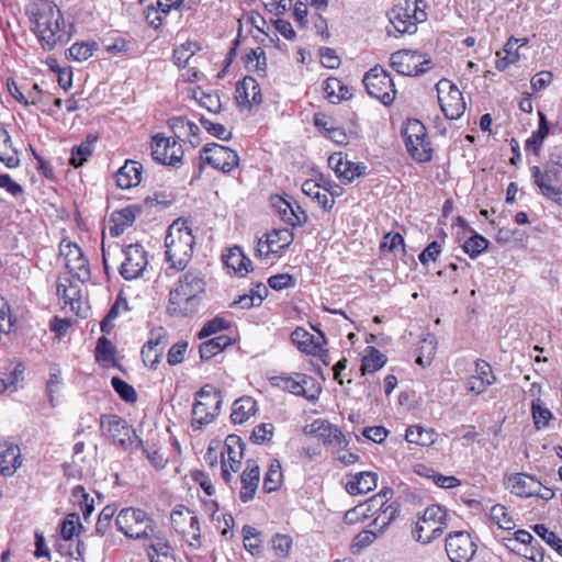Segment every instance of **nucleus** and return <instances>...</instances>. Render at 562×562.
Returning a JSON list of instances; mask_svg holds the SVG:
<instances>
[{"mask_svg":"<svg viewBox=\"0 0 562 562\" xmlns=\"http://www.w3.org/2000/svg\"><path fill=\"white\" fill-rule=\"evenodd\" d=\"M448 514L439 505L428 506L422 516L418 517L415 527L412 530L416 541L428 544L439 538L447 528Z\"/></svg>","mask_w":562,"mask_h":562,"instance_id":"nucleus-1","label":"nucleus"},{"mask_svg":"<svg viewBox=\"0 0 562 562\" xmlns=\"http://www.w3.org/2000/svg\"><path fill=\"white\" fill-rule=\"evenodd\" d=\"M100 425L103 436H105L113 446L123 451L133 447H143V439L136 435V430L127 422L115 415H102Z\"/></svg>","mask_w":562,"mask_h":562,"instance_id":"nucleus-2","label":"nucleus"},{"mask_svg":"<svg viewBox=\"0 0 562 562\" xmlns=\"http://www.w3.org/2000/svg\"><path fill=\"white\" fill-rule=\"evenodd\" d=\"M223 403L222 393L214 386L206 384L198 393L192 407V427L200 429L212 423L220 414Z\"/></svg>","mask_w":562,"mask_h":562,"instance_id":"nucleus-3","label":"nucleus"},{"mask_svg":"<svg viewBox=\"0 0 562 562\" xmlns=\"http://www.w3.org/2000/svg\"><path fill=\"white\" fill-rule=\"evenodd\" d=\"M408 154L418 162H427L432 158V148L427 137L426 127L418 120H408L402 128Z\"/></svg>","mask_w":562,"mask_h":562,"instance_id":"nucleus-4","label":"nucleus"},{"mask_svg":"<svg viewBox=\"0 0 562 562\" xmlns=\"http://www.w3.org/2000/svg\"><path fill=\"white\" fill-rule=\"evenodd\" d=\"M272 385L294 395L303 396L310 402L318 400L321 387L315 379L303 373L280 374L271 379Z\"/></svg>","mask_w":562,"mask_h":562,"instance_id":"nucleus-5","label":"nucleus"},{"mask_svg":"<svg viewBox=\"0 0 562 562\" xmlns=\"http://www.w3.org/2000/svg\"><path fill=\"white\" fill-rule=\"evenodd\" d=\"M422 2V0H415L413 3L406 1L404 5H395L389 12L390 22L396 32L413 34L417 31V23L424 22L427 18L426 12L418 5Z\"/></svg>","mask_w":562,"mask_h":562,"instance_id":"nucleus-6","label":"nucleus"},{"mask_svg":"<svg viewBox=\"0 0 562 562\" xmlns=\"http://www.w3.org/2000/svg\"><path fill=\"white\" fill-rule=\"evenodd\" d=\"M362 82L368 94L380 100L384 105L393 103L396 94L394 82L381 66H375L367 71Z\"/></svg>","mask_w":562,"mask_h":562,"instance_id":"nucleus-7","label":"nucleus"},{"mask_svg":"<svg viewBox=\"0 0 562 562\" xmlns=\"http://www.w3.org/2000/svg\"><path fill=\"white\" fill-rule=\"evenodd\" d=\"M390 60L391 67L404 76H420L432 68L431 58L417 50H397Z\"/></svg>","mask_w":562,"mask_h":562,"instance_id":"nucleus-8","label":"nucleus"},{"mask_svg":"<svg viewBox=\"0 0 562 562\" xmlns=\"http://www.w3.org/2000/svg\"><path fill=\"white\" fill-rule=\"evenodd\" d=\"M441 111L449 120L459 119L465 110V102L459 88L448 79H441L436 85Z\"/></svg>","mask_w":562,"mask_h":562,"instance_id":"nucleus-9","label":"nucleus"},{"mask_svg":"<svg viewBox=\"0 0 562 562\" xmlns=\"http://www.w3.org/2000/svg\"><path fill=\"white\" fill-rule=\"evenodd\" d=\"M59 252L66 260V268L75 279L82 283L90 280L89 261L77 244L63 240L59 245Z\"/></svg>","mask_w":562,"mask_h":562,"instance_id":"nucleus-10","label":"nucleus"},{"mask_svg":"<svg viewBox=\"0 0 562 562\" xmlns=\"http://www.w3.org/2000/svg\"><path fill=\"white\" fill-rule=\"evenodd\" d=\"M201 159L204 162L224 173L231 172L239 165L237 153L220 144H207L203 147Z\"/></svg>","mask_w":562,"mask_h":562,"instance_id":"nucleus-11","label":"nucleus"},{"mask_svg":"<svg viewBox=\"0 0 562 562\" xmlns=\"http://www.w3.org/2000/svg\"><path fill=\"white\" fill-rule=\"evenodd\" d=\"M221 475L226 483H229L232 473H236L241 465V459L244 457L243 440L236 435L227 436L224 442V451L221 452Z\"/></svg>","mask_w":562,"mask_h":562,"instance_id":"nucleus-12","label":"nucleus"},{"mask_svg":"<svg viewBox=\"0 0 562 562\" xmlns=\"http://www.w3.org/2000/svg\"><path fill=\"white\" fill-rule=\"evenodd\" d=\"M476 551V546L467 531L449 533L446 539V552L451 562H469Z\"/></svg>","mask_w":562,"mask_h":562,"instance_id":"nucleus-13","label":"nucleus"},{"mask_svg":"<svg viewBox=\"0 0 562 562\" xmlns=\"http://www.w3.org/2000/svg\"><path fill=\"white\" fill-rule=\"evenodd\" d=\"M125 260L120 267V274L125 280L139 278L147 266V254L139 244H131L122 249Z\"/></svg>","mask_w":562,"mask_h":562,"instance_id":"nucleus-14","label":"nucleus"},{"mask_svg":"<svg viewBox=\"0 0 562 562\" xmlns=\"http://www.w3.org/2000/svg\"><path fill=\"white\" fill-rule=\"evenodd\" d=\"M167 331L164 327H156L149 331V338L143 346L140 355L145 366L156 369L167 345Z\"/></svg>","mask_w":562,"mask_h":562,"instance_id":"nucleus-15","label":"nucleus"},{"mask_svg":"<svg viewBox=\"0 0 562 562\" xmlns=\"http://www.w3.org/2000/svg\"><path fill=\"white\" fill-rule=\"evenodd\" d=\"M205 282L196 272H188L184 274L183 280L180 281V289L178 295L187 296V304L192 305L190 311H186L187 316H192L196 313L199 306V295L204 292Z\"/></svg>","mask_w":562,"mask_h":562,"instance_id":"nucleus-16","label":"nucleus"},{"mask_svg":"<svg viewBox=\"0 0 562 562\" xmlns=\"http://www.w3.org/2000/svg\"><path fill=\"white\" fill-rule=\"evenodd\" d=\"M236 102L238 106L251 108L262 101L261 89L252 77H245L236 83Z\"/></svg>","mask_w":562,"mask_h":562,"instance_id":"nucleus-17","label":"nucleus"},{"mask_svg":"<svg viewBox=\"0 0 562 562\" xmlns=\"http://www.w3.org/2000/svg\"><path fill=\"white\" fill-rule=\"evenodd\" d=\"M504 485L512 494L528 498L533 496L535 488H539V481L527 473H513L505 476Z\"/></svg>","mask_w":562,"mask_h":562,"instance_id":"nucleus-18","label":"nucleus"},{"mask_svg":"<svg viewBox=\"0 0 562 562\" xmlns=\"http://www.w3.org/2000/svg\"><path fill=\"white\" fill-rule=\"evenodd\" d=\"M328 165L334 169L337 177L351 182L356 178L362 176L366 171L363 164H356L351 160L346 159L341 153H335L329 156Z\"/></svg>","mask_w":562,"mask_h":562,"instance_id":"nucleus-19","label":"nucleus"},{"mask_svg":"<svg viewBox=\"0 0 562 562\" xmlns=\"http://www.w3.org/2000/svg\"><path fill=\"white\" fill-rule=\"evenodd\" d=\"M142 213L143 209L137 204L127 205L124 209L114 211L110 216V222L113 224L110 226L111 236L117 237L123 234Z\"/></svg>","mask_w":562,"mask_h":562,"instance_id":"nucleus-20","label":"nucleus"},{"mask_svg":"<svg viewBox=\"0 0 562 562\" xmlns=\"http://www.w3.org/2000/svg\"><path fill=\"white\" fill-rule=\"evenodd\" d=\"M60 9L50 1H45L36 9V12L33 14V32L40 38V35H45L47 31H50L54 19L57 18L58 11Z\"/></svg>","mask_w":562,"mask_h":562,"instance_id":"nucleus-21","label":"nucleus"},{"mask_svg":"<svg viewBox=\"0 0 562 562\" xmlns=\"http://www.w3.org/2000/svg\"><path fill=\"white\" fill-rule=\"evenodd\" d=\"M176 145V139L172 140L170 137H166L164 134L158 133L151 138V157L155 161L166 165L176 166V151L172 149L168 154L171 146Z\"/></svg>","mask_w":562,"mask_h":562,"instance_id":"nucleus-22","label":"nucleus"},{"mask_svg":"<svg viewBox=\"0 0 562 562\" xmlns=\"http://www.w3.org/2000/svg\"><path fill=\"white\" fill-rule=\"evenodd\" d=\"M241 488L239 492V497L243 503L250 502L255 493L257 491L259 481H260V469L259 467L251 460H248L246 463V468L240 476Z\"/></svg>","mask_w":562,"mask_h":562,"instance_id":"nucleus-23","label":"nucleus"},{"mask_svg":"<svg viewBox=\"0 0 562 562\" xmlns=\"http://www.w3.org/2000/svg\"><path fill=\"white\" fill-rule=\"evenodd\" d=\"M143 166L135 160H126L125 164L114 173L116 186L121 189H131L139 184L142 180Z\"/></svg>","mask_w":562,"mask_h":562,"instance_id":"nucleus-24","label":"nucleus"},{"mask_svg":"<svg viewBox=\"0 0 562 562\" xmlns=\"http://www.w3.org/2000/svg\"><path fill=\"white\" fill-rule=\"evenodd\" d=\"M21 464L19 447L13 443L0 442V475H13Z\"/></svg>","mask_w":562,"mask_h":562,"instance_id":"nucleus-25","label":"nucleus"},{"mask_svg":"<svg viewBox=\"0 0 562 562\" xmlns=\"http://www.w3.org/2000/svg\"><path fill=\"white\" fill-rule=\"evenodd\" d=\"M292 341L299 347V349L308 355H316L322 350V346L325 342V337L319 334L318 337H314L307 330L299 327L291 334Z\"/></svg>","mask_w":562,"mask_h":562,"instance_id":"nucleus-26","label":"nucleus"},{"mask_svg":"<svg viewBox=\"0 0 562 562\" xmlns=\"http://www.w3.org/2000/svg\"><path fill=\"white\" fill-rule=\"evenodd\" d=\"M397 514L398 508L395 504L384 506V504L381 503V506H376L371 510L370 517L375 516L371 526L380 536H382L397 517Z\"/></svg>","mask_w":562,"mask_h":562,"instance_id":"nucleus-27","label":"nucleus"},{"mask_svg":"<svg viewBox=\"0 0 562 562\" xmlns=\"http://www.w3.org/2000/svg\"><path fill=\"white\" fill-rule=\"evenodd\" d=\"M56 15L57 18L54 19L50 31H47L45 35H40V42L48 49H53L58 44L67 43L70 37L64 30V15L61 11L59 10Z\"/></svg>","mask_w":562,"mask_h":562,"instance_id":"nucleus-28","label":"nucleus"},{"mask_svg":"<svg viewBox=\"0 0 562 562\" xmlns=\"http://www.w3.org/2000/svg\"><path fill=\"white\" fill-rule=\"evenodd\" d=\"M378 475L374 472H360L352 476L346 484V491L350 495L367 494L376 487Z\"/></svg>","mask_w":562,"mask_h":562,"instance_id":"nucleus-29","label":"nucleus"},{"mask_svg":"<svg viewBox=\"0 0 562 562\" xmlns=\"http://www.w3.org/2000/svg\"><path fill=\"white\" fill-rule=\"evenodd\" d=\"M181 223V227H178V241L182 245V252L184 259L178 260V270H181L186 267L187 262L190 260L193 254L195 239L192 235V231L188 227L187 222L182 221V218L178 217V225Z\"/></svg>","mask_w":562,"mask_h":562,"instance_id":"nucleus-30","label":"nucleus"},{"mask_svg":"<svg viewBox=\"0 0 562 562\" xmlns=\"http://www.w3.org/2000/svg\"><path fill=\"white\" fill-rule=\"evenodd\" d=\"M313 425H317L315 431L322 439L323 443L338 447L347 445L345 435L338 427L323 420H317Z\"/></svg>","mask_w":562,"mask_h":562,"instance_id":"nucleus-31","label":"nucleus"},{"mask_svg":"<svg viewBox=\"0 0 562 562\" xmlns=\"http://www.w3.org/2000/svg\"><path fill=\"white\" fill-rule=\"evenodd\" d=\"M257 412V402L250 396H243L233 404L231 419L234 424H243Z\"/></svg>","mask_w":562,"mask_h":562,"instance_id":"nucleus-32","label":"nucleus"},{"mask_svg":"<svg viewBox=\"0 0 562 562\" xmlns=\"http://www.w3.org/2000/svg\"><path fill=\"white\" fill-rule=\"evenodd\" d=\"M302 192L324 210H330L334 206L335 200L328 196V190L322 189L314 180H305L302 184Z\"/></svg>","mask_w":562,"mask_h":562,"instance_id":"nucleus-33","label":"nucleus"},{"mask_svg":"<svg viewBox=\"0 0 562 562\" xmlns=\"http://www.w3.org/2000/svg\"><path fill=\"white\" fill-rule=\"evenodd\" d=\"M223 261L227 268L240 276L247 273L251 267V260L247 258L237 246L231 248L227 254L223 255Z\"/></svg>","mask_w":562,"mask_h":562,"instance_id":"nucleus-34","label":"nucleus"},{"mask_svg":"<svg viewBox=\"0 0 562 562\" xmlns=\"http://www.w3.org/2000/svg\"><path fill=\"white\" fill-rule=\"evenodd\" d=\"M265 237L268 238V247L272 250V255L282 252L294 239L293 233L288 228L273 229Z\"/></svg>","mask_w":562,"mask_h":562,"instance_id":"nucleus-35","label":"nucleus"},{"mask_svg":"<svg viewBox=\"0 0 562 562\" xmlns=\"http://www.w3.org/2000/svg\"><path fill=\"white\" fill-rule=\"evenodd\" d=\"M232 344L231 338L225 335H220L209 339L200 346V357L202 360H209L222 352L227 346Z\"/></svg>","mask_w":562,"mask_h":562,"instance_id":"nucleus-36","label":"nucleus"},{"mask_svg":"<svg viewBox=\"0 0 562 562\" xmlns=\"http://www.w3.org/2000/svg\"><path fill=\"white\" fill-rule=\"evenodd\" d=\"M95 139V136H88L80 145L72 147L69 164L74 168H79L88 161L89 157L93 153V142Z\"/></svg>","mask_w":562,"mask_h":562,"instance_id":"nucleus-37","label":"nucleus"},{"mask_svg":"<svg viewBox=\"0 0 562 562\" xmlns=\"http://www.w3.org/2000/svg\"><path fill=\"white\" fill-rule=\"evenodd\" d=\"M187 93L188 97L196 100L200 105L205 108L207 111L212 113H218L221 111L222 104L218 95L205 93L200 87L188 89Z\"/></svg>","mask_w":562,"mask_h":562,"instance_id":"nucleus-38","label":"nucleus"},{"mask_svg":"<svg viewBox=\"0 0 562 562\" xmlns=\"http://www.w3.org/2000/svg\"><path fill=\"white\" fill-rule=\"evenodd\" d=\"M66 281L69 285L61 282L57 283V295L64 301L65 305H69L71 311H75L76 304L80 305L81 290L78 285L72 284L69 279Z\"/></svg>","mask_w":562,"mask_h":562,"instance_id":"nucleus-39","label":"nucleus"},{"mask_svg":"<svg viewBox=\"0 0 562 562\" xmlns=\"http://www.w3.org/2000/svg\"><path fill=\"white\" fill-rule=\"evenodd\" d=\"M386 362V357L375 347H368L367 355L362 358L361 373H373L380 370Z\"/></svg>","mask_w":562,"mask_h":562,"instance_id":"nucleus-40","label":"nucleus"},{"mask_svg":"<svg viewBox=\"0 0 562 562\" xmlns=\"http://www.w3.org/2000/svg\"><path fill=\"white\" fill-rule=\"evenodd\" d=\"M132 521L137 522L142 527H145L146 525H151V522H153L147 517V514L142 509L123 508L122 510H120L119 515L116 516L115 525L116 526L123 525V526L127 527V522H132Z\"/></svg>","mask_w":562,"mask_h":562,"instance_id":"nucleus-41","label":"nucleus"},{"mask_svg":"<svg viewBox=\"0 0 562 562\" xmlns=\"http://www.w3.org/2000/svg\"><path fill=\"white\" fill-rule=\"evenodd\" d=\"M324 90L331 103H337L341 100H348L351 98L348 87L337 78H328L325 81Z\"/></svg>","mask_w":562,"mask_h":562,"instance_id":"nucleus-42","label":"nucleus"},{"mask_svg":"<svg viewBox=\"0 0 562 562\" xmlns=\"http://www.w3.org/2000/svg\"><path fill=\"white\" fill-rule=\"evenodd\" d=\"M549 134V125L546 115L539 112V126L536 132L532 133L531 137L526 140V149L532 150L536 155L539 154L540 147L544 138Z\"/></svg>","mask_w":562,"mask_h":562,"instance_id":"nucleus-43","label":"nucleus"},{"mask_svg":"<svg viewBox=\"0 0 562 562\" xmlns=\"http://www.w3.org/2000/svg\"><path fill=\"white\" fill-rule=\"evenodd\" d=\"M436 432L432 429H425L420 426H411L406 430L405 439L409 443L429 446L435 442Z\"/></svg>","mask_w":562,"mask_h":562,"instance_id":"nucleus-44","label":"nucleus"},{"mask_svg":"<svg viewBox=\"0 0 562 562\" xmlns=\"http://www.w3.org/2000/svg\"><path fill=\"white\" fill-rule=\"evenodd\" d=\"M98 47V43L94 41L76 42L68 48V58L76 61H85L93 55Z\"/></svg>","mask_w":562,"mask_h":562,"instance_id":"nucleus-45","label":"nucleus"},{"mask_svg":"<svg viewBox=\"0 0 562 562\" xmlns=\"http://www.w3.org/2000/svg\"><path fill=\"white\" fill-rule=\"evenodd\" d=\"M72 497L77 499L78 506L82 512L83 519L87 521L94 510L93 498L90 497V495L86 492L85 487L81 485H77L74 487Z\"/></svg>","mask_w":562,"mask_h":562,"instance_id":"nucleus-46","label":"nucleus"},{"mask_svg":"<svg viewBox=\"0 0 562 562\" xmlns=\"http://www.w3.org/2000/svg\"><path fill=\"white\" fill-rule=\"evenodd\" d=\"M517 44L518 40L512 36L504 46L505 56L501 57V53H497L499 58L496 61V68L498 70H505L508 65L514 64L519 59V55L516 49Z\"/></svg>","mask_w":562,"mask_h":562,"instance_id":"nucleus-47","label":"nucleus"},{"mask_svg":"<svg viewBox=\"0 0 562 562\" xmlns=\"http://www.w3.org/2000/svg\"><path fill=\"white\" fill-rule=\"evenodd\" d=\"M116 349L104 335L99 337L95 345V359L98 362H110L114 360Z\"/></svg>","mask_w":562,"mask_h":562,"instance_id":"nucleus-48","label":"nucleus"},{"mask_svg":"<svg viewBox=\"0 0 562 562\" xmlns=\"http://www.w3.org/2000/svg\"><path fill=\"white\" fill-rule=\"evenodd\" d=\"M111 385L122 401L130 404L137 401V393L135 389L120 376H113L111 379Z\"/></svg>","mask_w":562,"mask_h":562,"instance_id":"nucleus-49","label":"nucleus"},{"mask_svg":"<svg viewBox=\"0 0 562 562\" xmlns=\"http://www.w3.org/2000/svg\"><path fill=\"white\" fill-rule=\"evenodd\" d=\"M491 520L494 521L501 529L512 530L515 528V521L508 515L505 506L496 504L491 508Z\"/></svg>","mask_w":562,"mask_h":562,"instance_id":"nucleus-50","label":"nucleus"},{"mask_svg":"<svg viewBox=\"0 0 562 562\" xmlns=\"http://www.w3.org/2000/svg\"><path fill=\"white\" fill-rule=\"evenodd\" d=\"M282 476L280 464L271 463L263 479V491L266 493L277 491L281 485Z\"/></svg>","mask_w":562,"mask_h":562,"instance_id":"nucleus-51","label":"nucleus"},{"mask_svg":"<svg viewBox=\"0 0 562 562\" xmlns=\"http://www.w3.org/2000/svg\"><path fill=\"white\" fill-rule=\"evenodd\" d=\"M418 350H419V355L417 357L416 362L422 367L429 366L431 362V359L434 358V356L436 353L435 337L429 336L428 338L423 339L420 341Z\"/></svg>","mask_w":562,"mask_h":562,"instance_id":"nucleus-52","label":"nucleus"},{"mask_svg":"<svg viewBox=\"0 0 562 562\" xmlns=\"http://www.w3.org/2000/svg\"><path fill=\"white\" fill-rule=\"evenodd\" d=\"M531 413L537 429H542L547 427L552 418V413L542 405L539 398L532 401Z\"/></svg>","mask_w":562,"mask_h":562,"instance_id":"nucleus-53","label":"nucleus"},{"mask_svg":"<svg viewBox=\"0 0 562 562\" xmlns=\"http://www.w3.org/2000/svg\"><path fill=\"white\" fill-rule=\"evenodd\" d=\"M117 529L123 532L126 537L133 538V539H146L149 538L154 533V528L151 525H146L145 527H142L137 522H127L126 526H116Z\"/></svg>","mask_w":562,"mask_h":562,"instance_id":"nucleus-54","label":"nucleus"},{"mask_svg":"<svg viewBox=\"0 0 562 562\" xmlns=\"http://www.w3.org/2000/svg\"><path fill=\"white\" fill-rule=\"evenodd\" d=\"M487 246L488 240L483 236L475 234L464 241L463 250L471 258H476L479 255L486 250Z\"/></svg>","mask_w":562,"mask_h":562,"instance_id":"nucleus-55","label":"nucleus"},{"mask_svg":"<svg viewBox=\"0 0 562 562\" xmlns=\"http://www.w3.org/2000/svg\"><path fill=\"white\" fill-rule=\"evenodd\" d=\"M372 509L373 507L370 506L369 501H367L364 504H359L347 510L345 513L344 520L347 524H357L369 518Z\"/></svg>","mask_w":562,"mask_h":562,"instance_id":"nucleus-56","label":"nucleus"},{"mask_svg":"<svg viewBox=\"0 0 562 562\" xmlns=\"http://www.w3.org/2000/svg\"><path fill=\"white\" fill-rule=\"evenodd\" d=\"M24 364L19 362L10 373L1 378L0 383L2 386V391H15L16 384L24 379Z\"/></svg>","mask_w":562,"mask_h":562,"instance_id":"nucleus-57","label":"nucleus"},{"mask_svg":"<svg viewBox=\"0 0 562 562\" xmlns=\"http://www.w3.org/2000/svg\"><path fill=\"white\" fill-rule=\"evenodd\" d=\"M77 526L82 529V525L79 521V515L77 513H71L66 516V518L60 524V535L61 538L66 541H69L76 535Z\"/></svg>","mask_w":562,"mask_h":562,"instance_id":"nucleus-58","label":"nucleus"},{"mask_svg":"<svg viewBox=\"0 0 562 562\" xmlns=\"http://www.w3.org/2000/svg\"><path fill=\"white\" fill-rule=\"evenodd\" d=\"M533 531L549 546H551L560 555H562V539L544 525H536Z\"/></svg>","mask_w":562,"mask_h":562,"instance_id":"nucleus-59","label":"nucleus"},{"mask_svg":"<svg viewBox=\"0 0 562 562\" xmlns=\"http://www.w3.org/2000/svg\"><path fill=\"white\" fill-rule=\"evenodd\" d=\"M273 431L274 426L271 423H262L254 428L250 439L254 443L262 445L270 441Z\"/></svg>","mask_w":562,"mask_h":562,"instance_id":"nucleus-60","label":"nucleus"},{"mask_svg":"<svg viewBox=\"0 0 562 562\" xmlns=\"http://www.w3.org/2000/svg\"><path fill=\"white\" fill-rule=\"evenodd\" d=\"M229 322L223 317H214L213 319L206 322L202 329L199 331V338L209 337L214 335L221 330L227 329L229 327Z\"/></svg>","mask_w":562,"mask_h":562,"instance_id":"nucleus-61","label":"nucleus"},{"mask_svg":"<svg viewBox=\"0 0 562 562\" xmlns=\"http://www.w3.org/2000/svg\"><path fill=\"white\" fill-rule=\"evenodd\" d=\"M277 206L279 209L281 218L285 223L290 224L291 226L300 225L302 223L300 215L293 214L292 205L282 198L278 199Z\"/></svg>","mask_w":562,"mask_h":562,"instance_id":"nucleus-62","label":"nucleus"},{"mask_svg":"<svg viewBox=\"0 0 562 562\" xmlns=\"http://www.w3.org/2000/svg\"><path fill=\"white\" fill-rule=\"evenodd\" d=\"M272 548L280 558H286L292 548V538L288 535H276L272 538Z\"/></svg>","mask_w":562,"mask_h":562,"instance_id":"nucleus-63","label":"nucleus"},{"mask_svg":"<svg viewBox=\"0 0 562 562\" xmlns=\"http://www.w3.org/2000/svg\"><path fill=\"white\" fill-rule=\"evenodd\" d=\"M115 514V508L108 505L105 506L101 513L99 514L97 524H95V532L99 536H104L111 525V520Z\"/></svg>","mask_w":562,"mask_h":562,"instance_id":"nucleus-64","label":"nucleus"}]
</instances>
